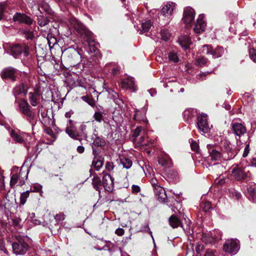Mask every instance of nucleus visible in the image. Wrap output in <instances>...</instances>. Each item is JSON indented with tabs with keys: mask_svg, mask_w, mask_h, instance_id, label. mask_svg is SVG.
I'll list each match as a JSON object with an SVG mask.
<instances>
[{
	"mask_svg": "<svg viewBox=\"0 0 256 256\" xmlns=\"http://www.w3.org/2000/svg\"><path fill=\"white\" fill-rule=\"evenodd\" d=\"M209 158L218 162L222 160H228L234 158L236 154L230 146V142L223 140L218 144H208Z\"/></svg>",
	"mask_w": 256,
	"mask_h": 256,
	"instance_id": "1",
	"label": "nucleus"
},
{
	"mask_svg": "<svg viewBox=\"0 0 256 256\" xmlns=\"http://www.w3.org/2000/svg\"><path fill=\"white\" fill-rule=\"evenodd\" d=\"M20 112L23 114V118L33 128L37 123L38 115L32 111L27 101L21 99L17 101Z\"/></svg>",
	"mask_w": 256,
	"mask_h": 256,
	"instance_id": "2",
	"label": "nucleus"
},
{
	"mask_svg": "<svg viewBox=\"0 0 256 256\" xmlns=\"http://www.w3.org/2000/svg\"><path fill=\"white\" fill-rule=\"evenodd\" d=\"M28 238V237L24 236H16V240L12 244V250L15 254L23 255L28 252L30 248L26 241Z\"/></svg>",
	"mask_w": 256,
	"mask_h": 256,
	"instance_id": "3",
	"label": "nucleus"
},
{
	"mask_svg": "<svg viewBox=\"0 0 256 256\" xmlns=\"http://www.w3.org/2000/svg\"><path fill=\"white\" fill-rule=\"evenodd\" d=\"M176 206V208L178 212H175V214H172L168 218V222L170 224H189L190 222V220L184 215V214L180 212L178 208H180L182 207L180 203L176 201L174 205Z\"/></svg>",
	"mask_w": 256,
	"mask_h": 256,
	"instance_id": "4",
	"label": "nucleus"
},
{
	"mask_svg": "<svg viewBox=\"0 0 256 256\" xmlns=\"http://www.w3.org/2000/svg\"><path fill=\"white\" fill-rule=\"evenodd\" d=\"M175 8L174 2L164 4L160 10V18L164 21V24H168L172 18V15Z\"/></svg>",
	"mask_w": 256,
	"mask_h": 256,
	"instance_id": "5",
	"label": "nucleus"
},
{
	"mask_svg": "<svg viewBox=\"0 0 256 256\" xmlns=\"http://www.w3.org/2000/svg\"><path fill=\"white\" fill-rule=\"evenodd\" d=\"M240 248V242L237 239L228 240L223 246L224 250L231 255L236 254Z\"/></svg>",
	"mask_w": 256,
	"mask_h": 256,
	"instance_id": "6",
	"label": "nucleus"
},
{
	"mask_svg": "<svg viewBox=\"0 0 256 256\" xmlns=\"http://www.w3.org/2000/svg\"><path fill=\"white\" fill-rule=\"evenodd\" d=\"M228 172L231 178L238 181L242 180L247 177V174L244 168L238 165L232 166L229 168Z\"/></svg>",
	"mask_w": 256,
	"mask_h": 256,
	"instance_id": "7",
	"label": "nucleus"
},
{
	"mask_svg": "<svg viewBox=\"0 0 256 256\" xmlns=\"http://www.w3.org/2000/svg\"><path fill=\"white\" fill-rule=\"evenodd\" d=\"M197 128L202 134L210 132V127L208 121V116L205 114H202L197 118Z\"/></svg>",
	"mask_w": 256,
	"mask_h": 256,
	"instance_id": "8",
	"label": "nucleus"
},
{
	"mask_svg": "<svg viewBox=\"0 0 256 256\" xmlns=\"http://www.w3.org/2000/svg\"><path fill=\"white\" fill-rule=\"evenodd\" d=\"M10 52L15 58L22 55L26 57L28 55L29 50L24 44H14L11 47Z\"/></svg>",
	"mask_w": 256,
	"mask_h": 256,
	"instance_id": "9",
	"label": "nucleus"
},
{
	"mask_svg": "<svg viewBox=\"0 0 256 256\" xmlns=\"http://www.w3.org/2000/svg\"><path fill=\"white\" fill-rule=\"evenodd\" d=\"M28 172L20 170L18 174H13L10 178V185L14 187L16 184L22 186L28 178Z\"/></svg>",
	"mask_w": 256,
	"mask_h": 256,
	"instance_id": "10",
	"label": "nucleus"
},
{
	"mask_svg": "<svg viewBox=\"0 0 256 256\" xmlns=\"http://www.w3.org/2000/svg\"><path fill=\"white\" fill-rule=\"evenodd\" d=\"M69 24L76 30L82 36L84 34L88 35V31L85 26L76 18H70L68 20Z\"/></svg>",
	"mask_w": 256,
	"mask_h": 256,
	"instance_id": "11",
	"label": "nucleus"
},
{
	"mask_svg": "<svg viewBox=\"0 0 256 256\" xmlns=\"http://www.w3.org/2000/svg\"><path fill=\"white\" fill-rule=\"evenodd\" d=\"M65 54L70 58L71 66H75L78 62L81 56L80 54L76 49L68 48L65 50Z\"/></svg>",
	"mask_w": 256,
	"mask_h": 256,
	"instance_id": "12",
	"label": "nucleus"
},
{
	"mask_svg": "<svg viewBox=\"0 0 256 256\" xmlns=\"http://www.w3.org/2000/svg\"><path fill=\"white\" fill-rule=\"evenodd\" d=\"M231 126L234 134L239 137L244 135L246 132V126L242 123L233 122L231 124Z\"/></svg>",
	"mask_w": 256,
	"mask_h": 256,
	"instance_id": "13",
	"label": "nucleus"
},
{
	"mask_svg": "<svg viewBox=\"0 0 256 256\" xmlns=\"http://www.w3.org/2000/svg\"><path fill=\"white\" fill-rule=\"evenodd\" d=\"M114 178L109 174H106L102 178V185L104 190L108 192H112L114 189Z\"/></svg>",
	"mask_w": 256,
	"mask_h": 256,
	"instance_id": "14",
	"label": "nucleus"
},
{
	"mask_svg": "<svg viewBox=\"0 0 256 256\" xmlns=\"http://www.w3.org/2000/svg\"><path fill=\"white\" fill-rule=\"evenodd\" d=\"M10 135L16 142L19 143H22L26 141H28V138H30L28 134L24 132L22 133L14 130H12Z\"/></svg>",
	"mask_w": 256,
	"mask_h": 256,
	"instance_id": "15",
	"label": "nucleus"
},
{
	"mask_svg": "<svg viewBox=\"0 0 256 256\" xmlns=\"http://www.w3.org/2000/svg\"><path fill=\"white\" fill-rule=\"evenodd\" d=\"M195 16L194 10L191 7L188 6L184 8L183 20L186 24H190L194 20Z\"/></svg>",
	"mask_w": 256,
	"mask_h": 256,
	"instance_id": "16",
	"label": "nucleus"
},
{
	"mask_svg": "<svg viewBox=\"0 0 256 256\" xmlns=\"http://www.w3.org/2000/svg\"><path fill=\"white\" fill-rule=\"evenodd\" d=\"M18 74V70L12 67L4 68L2 72V78L3 79L9 78L13 81L16 80Z\"/></svg>",
	"mask_w": 256,
	"mask_h": 256,
	"instance_id": "17",
	"label": "nucleus"
},
{
	"mask_svg": "<svg viewBox=\"0 0 256 256\" xmlns=\"http://www.w3.org/2000/svg\"><path fill=\"white\" fill-rule=\"evenodd\" d=\"M204 18V16L203 14H200L194 24V30L196 34H200L204 30L206 24Z\"/></svg>",
	"mask_w": 256,
	"mask_h": 256,
	"instance_id": "18",
	"label": "nucleus"
},
{
	"mask_svg": "<svg viewBox=\"0 0 256 256\" xmlns=\"http://www.w3.org/2000/svg\"><path fill=\"white\" fill-rule=\"evenodd\" d=\"M13 20L14 22H19L28 25H30L32 23V20L30 17L25 14L18 12H16L14 16Z\"/></svg>",
	"mask_w": 256,
	"mask_h": 256,
	"instance_id": "19",
	"label": "nucleus"
},
{
	"mask_svg": "<svg viewBox=\"0 0 256 256\" xmlns=\"http://www.w3.org/2000/svg\"><path fill=\"white\" fill-rule=\"evenodd\" d=\"M121 86L122 88L124 89H130L135 91L136 90V86L134 84V82L132 78H128L124 79L121 82Z\"/></svg>",
	"mask_w": 256,
	"mask_h": 256,
	"instance_id": "20",
	"label": "nucleus"
},
{
	"mask_svg": "<svg viewBox=\"0 0 256 256\" xmlns=\"http://www.w3.org/2000/svg\"><path fill=\"white\" fill-rule=\"evenodd\" d=\"M158 163L164 168H170L172 166V160L166 154H163L158 159Z\"/></svg>",
	"mask_w": 256,
	"mask_h": 256,
	"instance_id": "21",
	"label": "nucleus"
},
{
	"mask_svg": "<svg viewBox=\"0 0 256 256\" xmlns=\"http://www.w3.org/2000/svg\"><path fill=\"white\" fill-rule=\"evenodd\" d=\"M146 109L145 108H143L140 110L136 109L134 110V119L138 122H146Z\"/></svg>",
	"mask_w": 256,
	"mask_h": 256,
	"instance_id": "22",
	"label": "nucleus"
},
{
	"mask_svg": "<svg viewBox=\"0 0 256 256\" xmlns=\"http://www.w3.org/2000/svg\"><path fill=\"white\" fill-rule=\"evenodd\" d=\"M178 42L180 46L185 50L187 49L192 43L190 38L186 35L180 36L178 39Z\"/></svg>",
	"mask_w": 256,
	"mask_h": 256,
	"instance_id": "23",
	"label": "nucleus"
},
{
	"mask_svg": "<svg viewBox=\"0 0 256 256\" xmlns=\"http://www.w3.org/2000/svg\"><path fill=\"white\" fill-rule=\"evenodd\" d=\"M65 132L68 136L72 139L76 140H78V136H79V134L78 131L74 129V126L68 125Z\"/></svg>",
	"mask_w": 256,
	"mask_h": 256,
	"instance_id": "24",
	"label": "nucleus"
},
{
	"mask_svg": "<svg viewBox=\"0 0 256 256\" xmlns=\"http://www.w3.org/2000/svg\"><path fill=\"white\" fill-rule=\"evenodd\" d=\"M197 114V112L194 108H188L183 112V116L185 120L188 122Z\"/></svg>",
	"mask_w": 256,
	"mask_h": 256,
	"instance_id": "25",
	"label": "nucleus"
},
{
	"mask_svg": "<svg viewBox=\"0 0 256 256\" xmlns=\"http://www.w3.org/2000/svg\"><path fill=\"white\" fill-rule=\"evenodd\" d=\"M104 164V158L102 157L94 158L92 162V165L95 170L98 171Z\"/></svg>",
	"mask_w": 256,
	"mask_h": 256,
	"instance_id": "26",
	"label": "nucleus"
},
{
	"mask_svg": "<svg viewBox=\"0 0 256 256\" xmlns=\"http://www.w3.org/2000/svg\"><path fill=\"white\" fill-rule=\"evenodd\" d=\"M29 100L31 105L36 106L38 104L40 94L36 92H30L28 94Z\"/></svg>",
	"mask_w": 256,
	"mask_h": 256,
	"instance_id": "27",
	"label": "nucleus"
},
{
	"mask_svg": "<svg viewBox=\"0 0 256 256\" xmlns=\"http://www.w3.org/2000/svg\"><path fill=\"white\" fill-rule=\"evenodd\" d=\"M146 136L144 135L142 136L140 138H137V140L136 142H133L137 146H146L148 147L152 146V142L150 140L148 142L146 143L144 142Z\"/></svg>",
	"mask_w": 256,
	"mask_h": 256,
	"instance_id": "28",
	"label": "nucleus"
},
{
	"mask_svg": "<svg viewBox=\"0 0 256 256\" xmlns=\"http://www.w3.org/2000/svg\"><path fill=\"white\" fill-rule=\"evenodd\" d=\"M27 92L26 89L24 84H20L14 88L13 93L15 96L23 94H26Z\"/></svg>",
	"mask_w": 256,
	"mask_h": 256,
	"instance_id": "29",
	"label": "nucleus"
},
{
	"mask_svg": "<svg viewBox=\"0 0 256 256\" xmlns=\"http://www.w3.org/2000/svg\"><path fill=\"white\" fill-rule=\"evenodd\" d=\"M224 52V48L221 46H218L214 50L212 48L211 55L214 58H218L220 57L223 54Z\"/></svg>",
	"mask_w": 256,
	"mask_h": 256,
	"instance_id": "30",
	"label": "nucleus"
},
{
	"mask_svg": "<svg viewBox=\"0 0 256 256\" xmlns=\"http://www.w3.org/2000/svg\"><path fill=\"white\" fill-rule=\"evenodd\" d=\"M248 192L249 194L248 198L250 200H254L256 198V192L255 190V186L254 184L250 185L249 187L247 188Z\"/></svg>",
	"mask_w": 256,
	"mask_h": 256,
	"instance_id": "31",
	"label": "nucleus"
},
{
	"mask_svg": "<svg viewBox=\"0 0 256 256\" xmlns=\"http://www.w3.org/2000/svg\"><path fill=\"white\" fill-rule=\"evenodd\" d=\"M92 184L94 188L100 192L102 186L101 180L98 176H94L92 178Z\"/></svg>",
	"mask_w": 256,
	"mask_h": 256,
	"instance_id": "32",
	"label": "nucleus"
},
{
	"mask_svg": "<svg viewBox=\"0 0 256 256\" xmlns=\"http://www.w3.org/2000/svg\"><path fill=\"white\" fill-rule=\"evenodd\" d=\"M172 228H178L179 225H170ZM186 234H192L193 232L192 230L190 227V225H180Z\"/></svg>",
	"mask_w": 256,
	"mask_h": 256,
	"instance_id": "33",
	"label": "nucleus"
},
{
	"mask_svg": "<svg viewBox=\"0 0 256 256\" xmlns=\"http://www.w3.org/2000/svg\"><path fill=\"white\" fill-rule=\"evenodd\" d=\"M49 22V20L42 16H40L38 18V24L42 28L46 27Z\"/></svg>",
	"mask_w": 256,
	"mask_h": 256,
	"instance_id": "34",
	"label": "nucleus"
},
{
	"mask_svg": "<svg viewBox=\"0 0 256 256\" xmlns=\"http://www.w3.org/2000/svg\"><path fill=\"white\" fill-rule=\"evenodd\" d=\"M120 163L123 166L124 168L127 169L130 168L132 165V161L128 158H122L120 159Z\"/></svg>",
	"mask_w": 256,
	"mask_h": 256,
	"instance_id": "35",
	"label": "nucleus"
},
{
	"mask_svg": "<svg viewBox=\"0 0 256 256\" xmlns=\"http://www.w3.org/2000/svg\"><path fill=\"white\" fill-rule=\"evenodd\" d=\"M168 58L170 61L174 62H177L179 60L177 53L174 50L170 51L168 53Z\"/></svg>",
	"mask_w": 256,
	"mask_h": 256,
	"instance_id": "36",
	"label": "nucleus"
},
{
	"mask_svg": "<svg viewBox=\"0 0 256 256\" xmlns=\"http://www.w3.org/2000/svg\"><path fill=\"white\" fill-rule=\"evenodd\" d=\"M94 138L93 145L96 146H104L106 142L102 138L96 136Z\"/></svg>",
	"mask_w": 256,
	"mask_h": 256,
	"instance_id": "37",
	"label": "nucleus"
},
{
	"mask_svg": "<svg viewBox=\"0 0 256 256\" xmlns=\"http://www.w3.org/2000/svg\"><path fill=\"white\" fill-rule=\"evenodd\" d=\"M40 8L45 11L48 14H53V11L52 10L49 4L46 2H42Z\"/></svg>",
	"mask_w": 256,
	"mask_h": 256,
	"instance_id": "38",
	"label": "nucleus"
},
{
	"mask_svg": "<svg viewBox=\"0 0 256 256\" xmlns=\"http://www.w3.org/2000/svg\"><path fill=\"white\" fill-rule=\"evenodd\" d=\"M160 35L162 40L166 41L170 38L171 34L168 30L163 29L161 30L160 32Z\"/></svg>",
	"mask_w": 256,
	"mask_h": 256,
	"instance_id": "39",
	"label": "nucleus"
},
{
	"mask_svg": "<svg viewBox=\"0 0 256 256\" xmlns=\"http://www.w3.org/2000/svg\"><path fill=\"white\" fill-rule=\"evenodd\" d=\"M152 26V22L148 20L142 23V32H148Z\"/></svg>",
	"mask_w": 256,
	"mask_h": 256,
	"instance_id": "40",
	"label": "nucleus"
},
{
	"mask_svg": "<svg viewBox=\"0 0 256 256\" xmlns=\"http://www.w3.org/2000/svg\"><path fill=\"white\" fill-rule=\"evenodd\" d=\"M46 40L50 48H52L56 44V38L51 35L48 36Z\"/></svg>",
	"mask_w": 256,
	"mask_h": 256,
	"instance_id": "41",
	"label": "nucleus"
},
{
	"mask_svg": "<svg viewBox=\"0 0 256 256\" xmlns=\"http://www.w3.org/2000/svg\"><path fill=\"white\" fill-rule=\"evenodd\" d=\"M216 232H218V233H220V236L214 235V236H210V237H208V238L210 239L208 240H205L204 239L206 238H204V240L205 241V242L206 243H212L218 239H221L222 238V234H220V232H219V230H216Z\"/></svg>",
	"mask_w": 256,
	"mask_h": 256,
	"instance_id": "42",
	"label": "nucleus"
},
{
	"mask_svg": "<svg viewBox=\"0 0 256 256\" xmlns=\"http://www.w3.org/2000/svg\"><path fill=\"white\" fill-rule=\"evenodd\" d=\"M212 47L210 45H204L201 49V52L204 54H211Z\"/></svg>",
	"mask_w": 256,
	"mask_h": 256,
	"instance_id": "43",
	"label": "nucleus"
},
{
	"mask_svg": "<svg viewBox=\"0 0 256 256\" xmlns=\"http://www.w3.org/2000/svg\"><path fill=\"white\" fill-rule=\"evenodd\" d=\"M142 128L140 126H137L134 130L133 134V142L136 141L137 138H138V136L140 135V132H142Z\"/></svg>",
	"mask_w": 256,
	"mask_h": 256,
	"instance_id": "44",
	"label": "nucleus"
},
{
	"mask_svg": "<svg viewBox=\"0 0 256 256\" xmlns=\"http://www.w3.org/2000/svg\"><path fill=\"white\" fill-rule=\"evenodd\" d=\"M30 192L28 190L24 192L22 194L20 197V202L22 204L24 205L26 200L27 198L28 197Z\"/></svg>",
	"mask_w": 256,
	"mask_h": 256,
	"instance_id": "45",
	"label": "nucleus"
},
{
	"mask_svg": "<svg viewBox=\"0 0 256 256\" xmlns=\"http://www.w3.org/2000/svg\"><path fill=\"white\" fill-rule=\"evenodd\" d=\"M160 190H162V193L160 195H158V196L157 198V199L160 202H165L167 198V196L166 193V191L164 188H160Z\"/></svg>",
	"mask_w": 256,
	"mask_h": 256,
	"instance_id": "46",
	"label": "nucleus"
},
{
	"mask_svg": "<svg viewBox=\"0 0 256 256\" xmlns=\"http://www.w3.org/2000/svg\"><path fill=\"white\" fill-rule=\"evenodd\" d=\"M82 99L87 102L89 105L94 106L95 105L94 100L88 96H83L82 97Z\"/></svg>",
	"mask_w": 256,
	"mask_h": 256,
	"instance_id": "47",
	"label": "nucleus"
},
{
	"mask_svg": "<svg viewBox=\"0 0 256 256\" xmlns=\"http://www.w3.org/2000/svg\"><path fill=\"white\" fill-rule=\"evenodd\" d=\"M208 62V60L204 57H200L196 60V63L198 66H202L206 64Z\"/></svg>",
	"mask_w": 256,
	"mask_h": 256,
	"instance_id": "48",
	"label": "nucleus"
},
{
	"mask_svg": "<svg viewBox=\"0 0 256 256\" xmlns=\"http://www.w3.org/2000/svg\"><path fill=\"white\" fill-rule=\"evenodd\" d=\"M249 55L252 60L256 62V50L254 48L249 50Z\"/></svg>",
	"mask_w": 256,
	"mask_h": 256,
	"instance_id": "49",
	"label": "nucleus"
},
{
	"mask_svg": "<svg viewBox=\"0 0 256 256\" xmlns=\"http://www.w3.org/2000/svg\"><path fill=\"white\" fill-rule=\"evenodd\" d=\"M31 190L34 192H40L41 193L42 192V186L38 184H36L32 186L31 187Z\"/></svg>",
	"mask_w": 256,
	"mask_h": 256,
	"instance_id": "50",
	"label": "nucleus"
},
{
	"mask_svg": "<svg viewBox=\"0 0 256 256\" xmlns=\"http://www.w3.org/2000/svg\"><path fill=\"white\" fill-rule=\"evenodd\" d=\"M190 143L192 150L196 152L198 150V145L196 142L194 141L192 139L189 140Z\"/></svg>",
	"mask_w": 256,
	"mask_h": 256,
	"instance_id": "51",
	"label": "nucleus"
},
{
	"mask_svg": "<svg viewBox=\"0 0 256 256\" xmlns=\"http://www.w3.org/2000/svg\"><path fill=\"white\" fill-rule=\"evenodd\" d=\"M60 225H49L48 228L51 230L52 234H56L60 228Z\"/></svg>",
	"mask_w": 256,
	"mask_h": 256,
	"instance_id": "52",
	"label": "nucleus"
},
{
	"mask_svg": "<svg viewBox=\"0 0 256 256\" xmlns=\"http://www.w3.org/2000/svg\"><path fill=\"white\" fill-rule=\"evenodd\" d=\"M64 214L62 213H59L56 215L54 218L58 222H60L64 220Z\"/></svg>",
	"mask_w": 256,
	"mask_h": 256,
	"instance_id": "53",
	"label": "nucleus"
},
{
	"mask_svg": "<svg viewBox=\"0 0 256 256\" xmlns=\"http://www.w3.org/2000/svg\"><path fill=\"white\" fill-rule=\"evenodd\" d=\"M94 117L96 120L100 122L103 120V116L102 114L99 112H96L94 114Z\"/></svg>",
	"mask_w": 256,
	"mask_h": 256,
	"instance_id": "54",
	"label": "nucleus"
},
{
	"mask_svg": "<svg viewBox=\"0 0 256 256\" xmlns=\"http://www.w3.org/2000/svg\"><path fill=\"white\" fill-rule=\"evenodd\" d=\"M150 182L154 190L160 186L158 183V180L155 178H152Z\"/></svg>",
	"mask_w": 256,
	"mask_h": 256,
	"instance_id": "55",
	"label": "nucleus"
},
{
	"mask_svg": "<svg viewBox=\"0 0 256 256\" xmlns=\"http://www.w3.org/2000/svg\"><path fill=\"white\" fill-rule=\"evenodd\" d=\"M211 204L209 202H205L202 206V209L204 212H208L211 208Z\"/></svg>",
	"mask_w": 256,
	"mask_h": 256,
	"instance_id": "56",
	"label": "nucleus"
},
{
	"mask_svg": "<svg viewBox=\"0 0 256 256\" xmlns=\"http://www.w3.org/2000/svg\"><path fill=\"white\" fill-rule=\"evenodd\" d=\"M25 37L28 40H31L34 38L33 32L30 30H26L25 32Z\"/></svg>",
	"mask_w": 256,
	"mask_h": 256,
	"instance_id": "57",
	"label": "nucleus"
},
{
	"mask_svg": "<svg viewBox=\"0 0 256 256\" xmlns=\"http://www.w3.org/2000/svg\"><path fill=\"white\" fill-rule=\"evenodd\" d=\"M0 250L3 251L6 254H8V251L5 248L4 242L3 240H0Z\"/></svg>",
	"mask_w": 256,
	"mask_h": 256,
	"instance_id": "58",
	"label": "nucleus"
},
{
	"mask_svg": "<svg viewBox=\"0 0 256 256\" xmlns=\"http://www.w3.org/2000/svg\"><path fill=\"white\" fill-rule=\"evenodd\" d=\"M5 6L2 3H0V20H1L4 16V12L5 10Z\"/></svg>",
	"mask_w": 256,
	"mask_h": 256,
	"instance_id": "59",
	"label": "nucleus"
},
{
	"mask_svg": "<svg viewBox=\"0 0 256 256\" xmlns=\"http://www.w3.org/2000/svg\"><path fill=\"white\" fill-rule=\"evenodd\" d=\"M106 168L108 170L110 171L114 168V164L111 162H107L106 164Z\"/></svg>",
	"mask_w": 256,
	"mask_h": 256,
	"instance_id": "60",
	"label": "nucleus"
},
{
	"mask_svg": "<svg viewBox=\"0 0 256 256\" xmlns=\"http://www.w3.org/2000/svg\"><path fill=\"white\" fill-rule=\"evenodd\" d=\"M132 192L134 194H138L140 190V188L138 186L132 185Z\"/></svg>",
	"mask_w": 256,
	"mask_h": 256,
	"instance_id": "61",
	"label": "nucleus"
},
{
	"mask_svg": "<svg viewBox=\"0 0 256 256\" xmlns=\"http://www.w3.org/2000/svg\"><path fill=\"white\" fill-rule=\"evenodd\" d=\"M249 152H250L249 144H246L244 148V152L242 154V156L244 158L247 156L248 155V154L249 153Z\"/></svg>",
	"mask_w": 256,
	"mask_h": 256,
	"instance_id": "62",
	"label": "nucleus"
},
{
	"mask_svg": "<svg viewBox=\"0 0 256 256\" xmlns=\"http://www.w3.org/2000/svg\"><path fill=\"white\" fill-rule=\"evenodd\" d=\"M30 218L31 220V222L32 224H38L37 220L35 218V214L34 213H32L30 215Z\"/></svg>",
	"mask_w": 256,
	"mask_h": 256,
	"instance_id": "63",
	"label": "nucleus"
},
{
	"mask_svg": "<svg viewBox=\"0 0 256 256\" xmlns=\"http://www.w3.org/2000/svg\"><path fill=\"white\" fill-rule=\"evenodd\" d=\"M204 256H215L214 251L208 250L206 252Z\"/></svg>",
	"mask_w": 256,
	"mask_h": 256,
	"instance_id": "64",
	"label": "nucleus"
}]
</instances>
